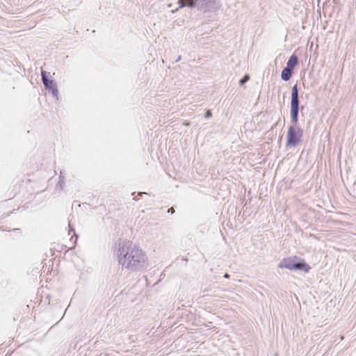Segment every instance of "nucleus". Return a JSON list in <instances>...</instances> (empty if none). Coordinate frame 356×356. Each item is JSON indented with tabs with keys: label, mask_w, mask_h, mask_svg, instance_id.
I'll list each match as a JSON object with an SVG mask.
<instances>
[{
	"label": "nucleus",
	"mask_w": 356,
	"mask_h": 356,
	"mask_svg": "<svg viewBox=\"0 0 356 356\" xmlns=\"http://www.w3.org/2000/svg\"><path fill=\"white\" fill-rule=\"evenodd\" d=\"M116 255L119 264L129 271H140L147 266V257L144 252L136 245H133L129 241H118Z\"/></svg>",
	"instance_id": "nucleus-1"
},
{
	"label": "nucleus",
	"mask_w": 356,
	"mask_h": 356,
	"mask_svg": "<svg viewBox=\"0 0 356 356\" xmlns=\"http://www.w3.org/2000/svg\"><path fill=\"white\" fill-rule=\"evenodd\" d=\"M278 268H286L290 270H302L305 273L309 272L311 269L309 265L304 259L296 256L282 259L278 264Z\"/></svg>",
	"instance_id": "nucleus-2"
},
{
	"label": "nucleus",
	"mask_w": 356,
	"mask_h": 356,
	"mask_svg": "<svg viewBox=\"0 0 356 356\" xmlns=\"http://www.w3.org/2000/svg\"><path fill=\"white\" fill-rule=\"evenodd\" d=\"M300 99H299V90L298 85L295 84L292 87L291 97V124H297L298 121V114L300 110Z\"/></svg>",
	"instance_id": "nucleus-3"
},
{
	"label": "nucleus",
	"mask_w": 356,
	"mask_h": 356,
	"mask_svg": "<svg viewBox=\"0 0 356 356\" xmlns=\"http://www.w3.org/2000/svg\"><path fill=\"white\" fill-rule=\"evenodd\" d=\"M296 125L291 124L288 129L286 144L287 148L297 147L302 140L303 131Z\"/></svg>",
	"instance_id": "nucleus-4"
},
{
	"label": "nucleus",
	"mask_w": 356,
	"mask_h": 356,
	"mask_svg": "<svg viewBox=\"0 0 356 356\" xmlns=\"http://www.w3.org/2000/svg\"><path fill=\"white\" fill-rule=\"evenodd\" d=\"M197 3H200L198 9L207 11L214 8L216 0H179L178 3L179 8L188 7L191 8H195Z\"/></svg>",
	"instance_id": "nucleus-5"
},
{
	"label": "nucleus",
	"mask_w": 356,
	"mask_h": 356,
	"mask_svg": "<svg viewBox=\"0 0 356 356\" xmlns=\"http://www.w3.org/2000/svg\"><path fill=\"white\" fill-rule=\"evenodd\" d=\"M42 81L45 89L51 92L54 97H58V90L56 83L49 77L47 72L42 71L41 72Z\"/></svg>",
	"instance_id": "nucleus-6"
},
{
	"label": "nucleus",
	"mask_w": 356,
	"mask_h": 356,
	"mask_svg": "<svg viewBox=\"0 0 356 356\" xmlns=\"http://www.w3.org/2000/svg\"><path fill=\"white\" fill-rule=\"evenodd\" d=\"M298 57L297 56L293 54L291 55L287 63H286V67L287 68H289V70L293 71L295 67L298 64Z\"/></svg>",
	"instance_id": "nucleus-7"
},
{
	"label": "nucleus",
	"mask_w": 356,
	"mask_h": 356,
	"mask_svg": "<svg viewBox=\"0 0 356 356\" xmlns=\"http://www.w3.org/2000/svg\"><path fill=\"white\" fill-rule=\"evenodd\" d=\"M293 71L289 70L287 67H284L281 73V78L283 81H289L292 76Z\"/></svg>",
	"instance_id": "nucleus-8"
},
{
	"label": "nucleus",
	"mask_w": 356,
	"mask_h": 356,
	"mask_svg": "<svg viewBox=\"0 0 356 356\" xmlns=\"http://www.w3.org/2000/svg\"><path fill=\"white\" fill-rule=\"evenodd\" d=\"M250 79V76L248 74H245L243 78H241L239 81L240 86L244 85L247 81Z\"/></svg>",
	"instance_id": "nucleus-9"
},
{
	"label": "nucleus",
	"mask_w": 356,
	"mask_h": 356,
	"mask_svg": "<svg viewBox=\"0 0 356 356\" xmlns=\"http://www.w3.org/2000/svg\"><path fill=\"white\" fill-rule=\"evenodd\" d=\"M63 184H64V178L62 176V172H60V175L59 176V181H58V184L60 185V188H63Z\"/></svg>",
	"instance_id": "nucleus-10"
},
{
	"label": "nucleus",
	"mask_w": 356,
	"mask_h": 356,
	"mask_svg": "<svg viewBox=\"0 0 356 356\" xmlns=\"http://www.w3.org/2000/svg\"><path fill=\"white\" fill-rule=\"evenodd\" d=\"M211 116H212L211 111L210 110L207 111L206 113H205V115H204L205 118L209 119Z\"/></svg>",
	"instance_id": "nucleus-11"
},
{
	"label": "nucleus",
	"mask_w": 356,
	"mask_h": 356,
	"mask_svg": "<svg viewBox=\"0 0 356 356\" xmlns=\"http://www.w3.org/2000/svg\"><path fill=\"white\" fill-rule=\"evenodd\" d=\"M168 213H175V209L173 207L170 208L168 209Z\"/></svg>",
	"instance_id": "nucleus-12"
},
{
	"label": "nucleus",
	"mask_w": 356,
	"mask_h": 356,
	"mask_svg": "<svg viewBox=\"0 0 356 356\" xmlns=\"http://www.w3.org/2000/svg\"><path fill=\"white\" fill-rule=\"evenodd\" d=\"M143 194H147L146 193H143V192H139L138 193L137 195L138 196H142Z\"/></svg>",
	"instance_id": "nucleus-13"
},
{
	"label": "nucleus",
	"mask_w": 356,
	"mask_h": 356,
	"mask_svg": "<svg viewBox=\"0 0 356 356\" xmlns=\"http://www.w3.org/2000/svg\"><path fill=\"white\" fill-rule=\"evenodd\" d=\"M181 56H178V58L175 60V62L177 63L181 60Z\"/></svg>",
	"instance_id": "nucleus-14"
},
{
	"label": "nucleus",
	"mask_w": 356,
	"mask_h": 356,
	"mask_svg": "<svg viewBox=\"0 0 356 356\" xmlns=\"http://www.w3.org/2000/svg\"><path fill=\"white\" fill-rule=\"evenodd\" d=\"M224 277H225V278H229V275L228 273H225V274L224 275Z\"/></svg>",
	"instance_id": "nucleus-15"
},
{
	"label": "nucleus",
	"mask_w": 356,
	"mask_h": 356,
	"mask_svg": "<svg viewBox=\"0 0 356 356\" xmlns=\"http://www.w3.org/2000/svg\"><path fill=\"white\" fill-rule=\"evenodd\" d=\"M71 232H73L74 233V229L70 227V232H69V234H70Z\"/></svg>",
	"instance_id": "nucleus-16"
},
{
	"label": "nucleus",
	"mask_w": 356,
	"mask_h": 356,
	"mask_svg": "<svg viewBox=\"0 0 356 356\" xmlns=\"http://www.w3.org/2000/svg\"><path fill=\"white\" fill-rule=\"evenodd\" d=\"M184 124L186 125V126H188L189 125V122H184Z\"/></svg>",
	"instance_id": "nucleus-17"
}]
</instances>
